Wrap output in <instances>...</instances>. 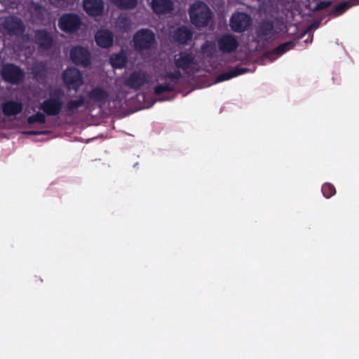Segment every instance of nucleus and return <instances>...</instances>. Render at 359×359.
<instances>
[{
    "label": "nucleus",
    "mask_w": 359,
    "mask_h": 359,
    "mask_svg": "<svg viewBox=\"0 0 359 359\" xmlns=\"http://www.w3.org/2000/svg\"><path fill=\"white\" fill-rule=\"evenodd\" d=\"M65 91L60 87L51 88L48 97L40 103L39 109L47 116H58L64 105Z\"/></svg>",
    "instance_id": "nucleus-1"
},
{
    "label": "nucleus",
    "mask_w": 359,
    "mask_h": 359,
    "mask_svg": "<svg viewBox=\"0 0 359 359\" xmlns=\"http://www.w3.org/2000/svg\"><path fill=\"white\" fill-rule=\"evenodd\" d=\"M189 15L191 24L197 28L208 26L212 17L209 6L201 1H196L190 6Z\"/></svg>",
    "instance_id": "nucleus-2"
},
{
    "label": "nucleus",
    "mask_w": 359,
    "mask_h": 359,
    "mask_svg": "<svg viewBox=\"0 0 359 359\" xmlns=\"http://www.w3.org/2000/svg\"><path fill=\"white\" fill-rule=\"evenodd\" d=\"M133 48L137 52L150 50L156 43L155 34L149 29L137 30L133 38Z\"/></svg>",
    "instance_id": "nucleus-3"
},
{
    "label": "nucleus",
    "mask_w": 359,
    "mask_h": 359,
    "mask_svg": "<svg viewBox=\"0 0 359 359\" xmlns=\"http://www.w3.org/2000/svg\"><path fill=\"white\" fill-rule=\"evenodd\" d=\"M65 87L68 90L77 91L84 83L82 73L76 67H68L62 74Z\"/></svg>",
    "instance_id": "nucleus-4"
},
{
    "label": "nucleus",
    "mask_w": 359,
    "mask_h": 359,
    "mask_svg": "<svg viewBox=\"0 0 359 359\" xmlns=\"http://www.w3.org/2000/svg\"><path fill=\"white\" fill-rule=\"evenodd\" d=\"M81 23V19L78 15L65 13L59 18L58 27L67 34H73L80 29Z\"/></svg>",
    "instance_id": "nucleus-5"
},
{
    "label": "nucleus",
    "mask_w": 359,
    "mask_h": 359,
    "mask_svg": "<svg viewBox=\"0 0 359 359\" xmlns=\"http://www.w3.org/2000/svg\"><path fill=\"white\" fill-rule=\"evenodd\" d=\"M72 62L83 67H87L91 64V55L86 48L81 46H73L69 51Z\"/></svg>",
    "instance_id": "nucleus-6"
},
{
    "label": "nucleus",
    "mask_w": 359,
    "mask_h": 359,
    "mask_svg": "<svg viewBox=\"0 0 359 359\" xmlns=\"http://www.w3.org/2000/svg\"><path fill=\"white\" fill-rule=\"evenodd\" d=\"M252 23L250 16L243 12H238L232 15L230 18V27L235 32H243L247 30Z\"/></svg>",
    "instance_id": "nucleus-7"
},
{
    "label": "nucleus",
    "mask_w": 359,
    "mask_h": 359,
    "mask_svg": "<svg viewBox=\"0 0 359 359\" xmlns=\"http://www.w3.org/2000/svg\"><path fill=\"white\" fill-rule=\"evenodd\" d=\"M34 42L39 49L48 50L53 46L54 38L53 34L46 29H36L34 32Z\"/></svg>",
    "instance_id": "nucleus-8"
},
{
    "label": "nucleus",
    "mask_w": 359,
    "mask_h": 359,
    "mask_svg": "<svg viewBox=\"0 0 359 359\" xmlns=\"http://www.w3.org/2000/svg\"><path fill=\"white\" fill-rule=\"evenodd\" d=\"M238 41L236 36L231 34H224L217 39V46L223 53L234 52L238 47Z\"/></svg>",
    "instance_id": "nucleus-9"
},
{
    "label": "nucleus",
    "mask_w": 359,
    "mask_h": 359,
    "mask_svg": "<svg viewBox=\"0 0 359 359\" xmlns=\"http://www.w3.org/2000/svg\"><path fill=\"white\" fill-rule=\"evenodd\" d=\"M174 64L179 70H188L195 65V56L191 53L180 52L174 56Z\"/></svg>",
    "instance_id": "nucleus-10"
},
{
    "label": "nucleus",
    "mask_w": 359,
    "mask_h": 359,
    "mask_svg": "<svg viewBox=\"0 0 359 359\" xmlns=\"http://www.w3.org/2000/svg\"><path fill=\"white\" fill-rule=\"evenodd\" d=\"M1 73L5 81L12 83H18L22 77V72L21 69L18 67L12 64L4 65Z\"/></svg>",
    "instance_id": "nucleus-11"
},
{
    "label": "nucleus",
    "mask_w": 359,
    "mask_h": 359,
    "mask_svg": "<svg viewBox=\"0 0 359 359\" xmlns=\"http://www.w3.org/2000/svg\"><path fill=\"white\" fill-rule=\"evenodd\" d=\"M33 79L41 84H45L48 75V68L43 61L34 62L30 68Z\"/></svg>",
    "instance_id": "nucleus-12"
},
{
    "label": "nucleus",
    "mask_w": 359,
    "mask_h": 359,
    "mask_svg": "<svg viewBox=\"0 0 359 359\" xmlns=\"http://www.w3.org/2000/svg\"><path fill=\"white\" fill-rule=\"evenodd\" d=\"M148 82L147 75L144 72H133L126 79L125 83L131 89L139 90Z\"/></svg>",
    "instance_id": "nucleus-13"
},
{
    "label": "nucleus",
    "mask_w": 359,
    "mask_h": 359,
    "mask_svg": "<svg viewBox=\"0 0 359 359\" xmlns=\"http://www.w3.org/2000/svg\"><path fill=\"white\" fill-rule=\"evenodd\" d=\"M96 44L102 48H109L114 43V35L109 29H100L95 35Z\"/></svg>",
    "instance_id": "nucleus-14"
},
{
    "label": "nucleus",
    "mask_w": 359,
    "mask_h": 359,
    "mask_svg": "<svg viewBox=\"0 0 359 359\" xmlns=\"http://www.w3.org/2000/svg\"><path fill=\"white\" fill-rule=\"evenodd\" d=\"M83 6L85 11L90 16H100L104 11L102 0H83Z\"/></svg>",
    "instance_id": "nucleus-15"
},
{
    "label": "nucleus",
    "mask_w": 359,
    "mask_h": 359,
    "mask_svg": "<svg viewBox=\"0 0 359 359\" xmlns=\"http://www.w3.org/2000/svg\"><path fill=\"white\" fill-rule=\"evenodd\" d=\"M151 6L153 11L158 15L170 13L174 10L172 0H152Z\"/></svg>",
    "instance_id": "nucleus-16"
},
{
    "label": "nucleus",
    "mask_w": 359,
    "mask_h": 359,
    "mask_svg": "<svg viewBox=\"0 0 359 359\" xmlns=\"http://www.w3.org/2000/svg\"><path fill=\"white\" fill-rule=\"evenodd\" d=\"M192 31L186 26L177 28L172 34L173 40L182 45L187 44L192 39Z\"/></svg>",
    "instance_id": "nucleus-17"
},
{
    "label": "nucleus",
    "mask_w": 359,
    "mask_h": 359,
    "mask_svg": "<svg viewBox=\"0 0 359 359\" xmlns=\"http://www.w3.org/2000/svg\"><path fill=\"white\" fill-rule=\"evenodd\" d=\"M86 97L80 95L76 99L69 100L65 106V110L67 114L73 115L77 113V109L86 104Z\"/></svg>",
    "instance_id": "nucleus-18"
},
{
    "label": "nucleus",
    "mask_w": 359,
    "mask_h": 359,
    "mask_svg": "<svg viewBox=\"0 0 359 359\" xmlns=\"http://www.w3.org/2000/svg\"><path fill=\"white\" fill-rule=\"evenodd\" d=\"M22 109L20 102L16 101H7L2 104V111L6 116H15L19 114Z\"/></svg>",
    "instance_id": "nucleus-19"
},
{
    "label": "nucleus",
    "mask_w": 359,
    "mask_h": 359,
    "mask_svg": "<svg viewBox=\"0 0 359 359\" xmlns=\"http://www.w3.org/2000/svg\"><path fill=\"white\" fill-rule=\"evenodd\" d=\"M3 27L9 33L15 32L20 27V20L15 16H8L1 20Z\"/></svg>",
    "instance_id": "nucleus-20"
},
{
    "label": "nucleus",
    "mask_w": 359,
    "mask_h": 359,
    "mask_svg": "<svg viewBox=\"0 0 359 359\" xmlns=\"http://www.w3.org/2000/svg\"><path fill=\"white\" fill-rule=\"evenodd\" d=\"M274 29V25L272 21L263 20L259 23L256 34L258 37H266L271 34Z\"/></svg>",
    "instance_id": "nucleus-21"
},
{
    "label": "nucleus",
    "mask_w": 359,
    "mask_h": 359,
    "mask_svg": "<svg viewBox=\"0 0 359 359\" xmlns=\"http://www.w3.org/2000/svg\"><path fill=\"white\" fill-rule=\"evenodd\" d=\"M247 72L248 69L246 68L236 67L228 72H225L219 74L217 79V81L222 82L224 81H226L235 76L241 75Z\"/></svg>",
    "instance_id": "nucleus-22"
},
{
    "label": "nucleus",
    "mask_w": 359,
    "mask_h": 359,
    "mask_svg": "<svg viewBox=\"0 0 359 359\" xmlns=\"http://www.w3.org/2000/svg\"><path fill=\"white\" fill-rule=\"evenodd\" d=\"M109 60L110 64L114 68L121 69L126 65L128 59L126 54L121 51L118 53L112 54L110 56Z\"/></svg>",
    "instance_id": "nucleus-23"
},
{
    "label": "nucleus",
    "mask_w": 359,
    "mask_h": 359,
    "mask_svg": "<svg viewBox=\"0 0 359 359\" xmlns=\"http://www.w3.org/2000/svg\"><path fill=\"white\" fill-rule=\"evenodd\" d=\"M109 95L107 90L104 89L95 87L93 88L89 93L88 97L94 102H104L107 99Z\"/></svg>",
    "instance_id": "nucleus-24"
},
{
    "label": "nucleus",
    "mask_w": 359,
    "mask_h": 359,
    "mask_svg": "<svg viewBox=\"0 0 359 359\" xmlns=\"http://www.w3.org/2000/svg\"><path fill=\"white\" fill-rule=\"evenodd\" d=\"M161 77L162 79H169V83L174 84L175 88L180 79L182 77V74L179 69H175L173 72H166Z\"/></svg>",
    "instance_id": "nucleus-25"
},
{
    "label": "nucleus",
    "mask_w": 359,
    "mask_h": 359,
    "mask_svg": "<svg viewBox=\"0 0 359 359\" xmlns=\"http://www.w3.org/2000/svg\"><path fill=\"white\" fill-rule=\"evenodd\" d=\"M44 11L45 8L43 6L35 3L32 4L30 12L32 14V17L35 20H42L44 16Z\"/></svg>",
    "instance_id": "nucleus-26"
},
{
    "label": "nucleus",
    "mask_w": 359,
    "mask_h": 359,
    "mask_svg": "<svg viewBox=\"0 0 359 359\" xmlns=\"http://www.w3.org/2000/svg\"><path fill=\"white\" fill-rule=\"evenodd\" d=\"M112 3L122 10H131L137 4V0H111Z\"/></svg>",
    "instance_id": "nucleus-27"
},
{
    "label": "nucleus",
    "mask_w": 359,
    "mask_h": 359,
    "mask_svg": "<svg viewBox=\"0 0 359 359\" xmlns=\"http://www.w3.org/2000/svg\"><path fill=\"white\" fill-rule=\"evenodd\" d=\"M175 90V85L171 83H165L156 86L154 88V93L156 95H161L165 92H172Z\"/></svg>",
    "instance_id": "nucleus-28"
},
{
    "label": "nucleus",
    "mask_w": 359,
    "mask_h": 359,
    "mask_svg": "<svg viewBox=\"0 0 359 359\" xmlns=\"http://www.w3.org/2000/svg\"><path fill=\"white\" fill-rule=\"evenodd\" d=\"M295 46L293 41H287L278 45L274 50L273 53L278 55H281L288 50L292 49Z\"/></svg>",
    "instance_id": "nucleus-29"
},
{
    "label": "nucleus",
    "mask_w": 359,
    "mask_h": 359,
    "mask_svg": "<svg viewBox=\"0 0 359 359\" xmlns=\"http://www.w3.org/2000/svg\"><path fill=\"white\" fill-rule=\"evenodd\" d=\"M321 191L323 196L327 198H331L336 194V189L334 185L328 182L323 184Z\"/></svg>",
    "instance_id": "nucleus-30"
},
{
    "label": "nucleus",
    "mask_w": 359,
    "mask_h": 359,
    "mask_svg": "<svg viewBox=\"0 0 359 359\" xmlns=\"http://www.w3.org/2000/svg\"><path fill=\"white\" fill-rule=\"evenodd\" d=\"M351 1H342L334 7L332 13L335 15H341L352 6Z\"/></svg>",
    "instance_id": "nucleus-31"
},
{
    "label": "nucleus",
    "mask_w": 359,
    "mask_h": 359,
    "mask_svg": "<svg viewBox=\"0 0 359 359\" xmlns=\"http://www.w3.org/2000/svg\"><path fill=\"white\" fill-rule=\"evenodd\" d=\"M46 114L43 112L38 111L36 114L30 116L28 118V123H45L46 121Z\"/></svg>",
    "instance_id": "nucleus-32"
},
{
    "label": "nucleus",
    "mask_w": 359,
    "mask_h": 359,
    "mask_svg": "<svg viewBox=\"0 0 359 359\" xmlns=\"http://www.w3.org/2000/svg\"><path fill=\"white\" fill-rule=\"evenodd\" d=\"M331 4L332 2L330 1H320L316 5L315 8H313V11H318L327 8L331 6Z\"/></svg>",
    "instance_id": "nucleus-33"
},
{
    "label": "nucleus",
    "mask_w": 359,
    "mask_h": 359,
    "mask_svg": "<svg viewBox=\"0 0 359 359\" xmlns=\"http://www.w3.org/2000/svg\"><path fill=\"white\" fill-rule=\"evenodd\" d=\"M46 132L45 131H28V132H25L24 131V134H27V135H42V134H46Z\"/></svg>",
    "instance_id": "nucleus-34"
},
{
    "label": "nucleus",
    "mask_w": 359,
    "mask_h": 359,
    "mask_svg": "<svg viewBox=\"0 0 359 359\" xmlns=\"http://www.w3.org/2000/svg\"><path fill=\"white\" fill-rule=\"evenodd\" d=\"M121 23L123 24V27H127L130 25V20L127 18H124L121 19Z\"/></svg>",
    "instance_id": "nucleus-35"
},
{
    "label": "nucleus",
    "mask_w": 359,
    "mask_h": 359,
    "mask_svg": "<svg viewBox=\"0 0 359 359\" xmlns=\"http://www.w3.org/2000/svg\"><path fill=\"white\" fill-rule=\"evenodd\" d=\"M211 48V50L213 49V47H212L209 44H205L202 46V50H204V51H206V48Z\"/></svg>",
    "instance_id": "nucleus-36"
}]
</instances>
